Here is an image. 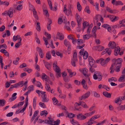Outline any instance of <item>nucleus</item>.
<instances>
[{
	"instance_id": "obj_53",
	"label": "nucleus",
	"mask_w": 125,
	"mask_h": 125,
	"mask_svg": "<svg viewBox=\"0 0 125 125\" xmlns=\"http://www.w3.org/2000/svg\"><path fill=\"white\" fill-rule=\"evenodd\" d=\"M13 13V12L8 11V15L10 17H12L13 16L12 15H11Z\"/></svg>"
},
{
	"instance_id": "obj_51",
	"label": "nucleus",
	"mask_w": 125,
	"mask_h": 125,
	"mask_svg": "<svg viewBox=\"0 0 125 125\" xmlns=\"http://www.w3.org/2000/svg\"><path fill=\"white\" fill-rule=\"evenodd\" d=\"M96 26H95L93 28L92 31V33H93V34H94L96 33Z\"/></svg>"
},
{
	"instance_id": "obj_50",
	"label": "nucleus",
	"mask_w": 125,
	"mask_h": 125,
	"mask_svg": "<svg viewBox=\"0 0 125 125\" xmlns=\"http://www.w3.org/2000/svg\"><path fill=\"white\" fill-rule=\"evenodd\" d=\"M74 114L72 113H69L68 115V117L70 118H71L73 117Z\"/></svg>"
},
{
	"instance_id": "obj_1",
	"label": "nucleus",
	"mask_w": 125,
	"mask_h": 125,
	"mask_svg": "<svg viewBox=\"0 0 125 125\" xmlns=\"http://www.w3.org/2000/svg\"><path fill=\"white\" fill-rule=\"evenodd\" d=\"M123 60L121 58H118L116 59L114 58L112 60V62L115 64L116 69L115 71L118 72L120 71V69L121 66V62Z\"/></svg>"
},
{
	"instance_id": "obj_47",
	"label": "nucleus",
	"mask_w": 125,
	"mask_h": 125,
	"mask_svg": "<svg viewBox=\"0 0 125 125\" xmlns=\"http://www.w3.org/2000/svg\"><path fill=\"white\" fill-rule=\"evenodd\" d=\"M67 70H68V72L70 74L69 75L70 77H72V75L73 74V73H74V72L73 73L71 72V70L70 69H67Z\"/></svg>"
},
{
	"instance_id": "obj_52",
	"label": "nucleus",
	"mask_w": 125,
	"mask_h": 125,
	"mask_svg": "<svg viewBox=\"0 0 125 125\" xmlns=\"http://www.w3.org/2000/svg\"><path fill=\"white\" fill-rule=\"evenodd\" d=\"M118 18H119L118 17L115 16H114V18H113V19L111 20V21L112 22H113L114 21H117L118 19Z\"/></svg>"
},
{
	"instance_id": "obj_18",
	"label": "nucleus",
	"mask_w": 125,
	"mask_h": 125,
	"mask_svg": "<svg viewBox=\"0 0 125 125\" xmlns=\"http://www.w3.org/2000/svg\"><path fill=\"white\" fill-rule=\"evenodd\" d=\"M103 95L105 97L107 98H110L111 97V94L106 92H104L103 93Z\"/></svg>"
},
{
	"instance_id": "obj_59",
	"label": "nucleus",
	"mask_w": 125,
	"mask_h": 125,
	"mask_svg": "<svg viewBox=\"0 0 125 125\" xmlns=\"http://www.w3.org/2000/svg\"><path fill=\"white\" fill-rule=\"evenodd\" d=\"M122 100L121 99L120 97H118L117 99H116L115 100V102L116 103H118V102L119 101H122Z\"/></svg>"
},
{
	"instance_id": "obj_7",
	"label": "nucleus",
	"mask_w": 125,
	"mask_h": 125,
	"mask_svg": "<svg viewBox=\"0 0 125 125\" xmlns=\"http://www.w3.org/2000/svg\"><path fill=\"white\" fill-rule=\"evenodd\" d=\"M57 62H56V64L55 63H54L53 64V67L54 69V70L56 72H60L61 70L60 68L57 65Z\"/></svg>"
},
{
	"instance_id": "obj_46",
	"label": "nucleus",
	"mask_w": 125,
	"mask_h": 125,
	"mask_svg": "<svg viewBox=\"0 0 125 125\" xmlns=\"http://www.w3.org/2000/svg\"><path fill=\"white\" fill-rule=\"evenodd\" d=\"M97 73V72H95L94 73V74L93 75V78L95 80H97L98 79V76L96 74Z\"/></svg>"
},
{
	"instance_id": "obj_41",
	"label": "nucleus",
	"mask_w": 125,
	"mask_h": 125,
	"mask_svg": "<svg viewBox=\"0 0 125 125\" xmlns=\"http://www.w3.org/2000/svg\"><path fill=\"white\" fill-rule=\"evenodd\" d=\"M45 35L46 36V37L48 38V39L50 40L51 39V36L50 34L46 32H45Z\"/></svg>"
},
{
	"instance_id": "obj_57",
	"label": "nucleus",
	"mask_w": 125,
	"mask_h": 125,
	"mask_svg": "<svg viewBox=\"0 0 125 125\" xmlns=\"http://www.w3.org/2000/svg\"><path fill=\"white\" fill-rule=\"evenodd\" d=\"M37 82L38 83L37 85V86L39 87H41L42 89L43 88V86L41 82Z\"/></svg>"
},
{
	"instance_id": "obj_22",
	"label": "nucleus",
	"mask_w": 125,
	"mask_h": 125,
	"mask_svg": "<svg viewBox=\"0 0 125 125\" xmlns=\"http://www.w3.org/2000/svg\"><path fill=\"white\" fill-rule=\"evenodd\" d=\"M89 25V24L88 23L87 21H85L83 23V27L82 30L83 31H84V30L85 28V27L86 26H88Z\"/></svg>"
},
{
	"instance_id": "obj_21",
	"label": "nucleus",
	"mask_w": 125,
	"mask_h": 125,
	"mask_svg": "<svg viewBox=\"0 0 125 125\" xmlns=\"http://www.w3.org/2000/svg\"><path fill=\"white\" fill-rule=\"evenodd\" d=\"M32 10L33 11V14L35 18L37 20H38V18L37 15V12L35 10V9L33 10Z\"/></svg>"
},
{
	"instance_id": "obj_54",
	"label": "nucleus",
	"mask_w": 125,
	"mask_h": 125,
	"mask_svg": "<svg viewBox=\"0 0 125 125\" xmlns=\"http://www.w3.org/2000/svg\"><path fill=\"white\" fill-rule=\"evenodd\" d=\"M36 98L37 97H35L33 99V107H34V105L35 107V106L36 104Z\"/></svg>"
},
{
	"instance_id": "obj_3",
	"label": "nucleus",
	"mask_w": 125,
	"mask_h": 125,
	"mask_svg": "<svg viewBox=\"0 0 125 125\" xmlns=\"http://www.w3.org/2000/svg\"><path fill=\"white\" fill-rule=\"evenodd\" d=\"M76 19L77 22L78 26V27L77 28V29H79V27L81 26V23L80 22L82 21V19L77 13H76Z\"/></svg>"
},
{
	"instance_id": "obj_44",
	"label": "nucleus",
	"mask_w": 125,
	"mask_h": 125,
	"mask_svg": "<svg viewBox=\"0 0 125 125\" xmlns=\"http://www.w3.org/2000/svg\"><path fill=\"white\" fill-rule=\"evenodd\" d=\"M100 63L103 66L106 64V63L105 62V60L103 58H101Z\"/></svg>"
},
{
	"instance_id": "obj_23",
	"label": "nucleus",
	"mask_w": 125,
	"mask_h": 125,
	"mask_svg": "<svg viewBox=\"0 0 125 125\" xmlns=\"http://www.w3.org/2000/svg\"><path fill=\"white\" fill-rule=\"evenodd\" d=\"M88 71V70L86 68H84L83 70V75L85 77H88V75L86 74Z\"/></svg>"
},
{
	"instance_id": "obj_4",
	"label": "nucleus",
	"mask_w": 125,
	"mask_h": 125,
	"mask_svg": "<svg viewBox=\"0 0 125 125\" xmlns=\"http://www.w3.org/2000/svg\"><path fill=\"white\" fill-rule=\"evenodd\" d=\"M90 91L87 92L85 94H83L80 98V99L81 100L85 99L88 98L90 94Z\"/></svg>"
},
{
	"instance_id": "obj_32",
	"label": "nucleus",
	"mask_w": 125,
	"mask_h": 125,
	"mask_svg": "<svg viewBox=\"0 0 125 125\" xmlns=\"http://www.w3.org/2000/svg\"><path fill=\"white\" fill-rule=\"evenodd\" d=\"M46 57L48 59L50 60L51 58V55L49 52H47L46 55Z\"/></svg>"
},
{
	"instance_id": "obj_34",
	"label": "nucleus",
	"mask_w": 125,
	"mask_h": 125,
	"mask_svg": "<svg viewBox=\"0 0 125 125\" xmlns=\"http://www.w3.org/2000/svg\"><path fill=\"white\" fill-rule=\"evenodd\" d=\"M93 24L91 23L89 26L87 31V33H89L90 32V30L93 26Z\"/></svg>"
},
{
	"instance_id": "obj_5",
	"label": "nucleus",
	"mask_w": 125,
	"mask_h": 125,
	"mask_svg": "<svg viewBox=\"0 0 125 125\" xmlns=\"http://www.w3.org/2000/svg\"><path fill=\"white\" fill-rule=\"evenodd\" d=\"M77 118L78 119L80 120H84L86 119L84 115H83L82 113H80L77 115Z\"/></svg>"
},
{
	"instance_id": "obj_10",
	"label": "nucleus",
	"mask_w": 125,
	"mask_h": 125,
	"mask_svg": "<svg viewBox=\"0 0 125 125\" xmlns=\"http://www.w3.org/2000/svg\"><path fill=\"white\" fill-rule=\"evenodd\" d=\"M102 27L105 29H107L108 31L110 32L111 31V28L110 26L107 24H104L102 25Z\"/></svg>"
},
{
	"instance_id": "obj_6",
	"label": "nucleus",
	"mask_w": 125,
	"mask_h": 125,
	"mask_svg": "<svg viewBox=\"0 0 125 125\" xmlns=\"http://www.w3.org/2000/svg\"><path fill=\"white\" fill-rule=\"evenodd\" d=\"M37 51L39 52V54L41 58H42L43 57L44 54L41 48L39 47L37 48Z\"/></svg>"
},
{
	"instance_id": "obj_37",
	"label": "nucleus",
	"mask_w": 125,
	"mask_h": 125,
	"mask_svg": "<svg viewBox=\"0 0 125 125\" xmlns=\"http://www.w3.org/2000/svg\"><path fill=\"white\" fill-rule=\"evenodd\" d=\"M108 81L109 82L114 81L115 82L117 81L115 77H112L108 79Z\"/></svg>"
},
{
	"instance_id": "obj_14",
	"label": "nucleus",
	"mask_w": 125,
	"mask_h": 125,
	"mask_svg": "<svg viewBox=\"0 0 125 125\" xmlns=\"http://www.w3.org/2000/svg\"><path fill=\"white\" fill-rule=\"evenodd\" d=\"M95 61L94 60H93V61L89 62V64L90 67H93L94 68H96L97 67V65L94 64Z\"/></svg>"
},
{
	"instance_id": "obj_9",
	"label": "nucleus",
	"mask_w": 125,
	"mask_h": 125,
	"mask_svg": "<svg viewBox=\"0 0 125 125\" xmlns=\"http://www.w3.org/2000/svg\"><path fill=\"white\" fill-rule=\"evenodd\" d=\"M120 51V48L119 46H117L115 48L114 50V55L115 56L117 55Z\"/></svg>"
},
{
	"instance_id": "obj_27",
	"label": "nucleus",
	"mask_w": 125,
	"mask_h": 125,
	"mask_svg": "<svg viewBox=\"0 0 125 125\" xmlns=\"http://www.w3.org/2000/svg\"><path fill=\"white\" fill-rule=\"evenodd\" d=\"M36 29L38 31H40L41 30V27L40 26V23L38 22L37 23V24L36 26Z\"/></svg>"
},
{
	"instance_id": "obj_26",
	"label": "nucleus",
	"mask_w": 125,
	"mask_h": 125,
	"mask_svg": "<svg viewBox=\"0 0 125 125\" xmlns=\"http://www.w3.org/2000/svg\"><path fill=\"white\" fill-rule=\"evenodd\" d=\"M92 36V35L90 34H86L83 36V38L85 39H87Z\"/></svg>"
},
{
	"instance_id": "obj_15",
	"label": "nucleus",
	"mask_w": 125,
	"mask_h": 125,
	"mask_svg": "<svg viewBox=\"0 0 125 125\" xmlns=\"http://www.w3.org/2000/svg\"><path fill=\"white\" fill-rule=\"evenodd\" d=\"M17 94L16 93H15L13 94L11 97L10 98L9 101L11 102L15 100L16 98V97L15 96L17 95Z\"/></svg>"
},
{
	"instance_id": "obj_60",
	"label": "nucleus",
	"mask_w": 125,
	"mask_h": 125,
	"mask_svg": "<svg viewBox=\"0 0 125 125\" xmlns=\"http://www.w3.org/2000/svg\"><path fill=\"white\" fill-rule=\"evenodd\" d=\"M2 47H4L5 49H6L7 48V46L5 44L0 45V49L2 48Z\"/></svg>"
},
{
	"instance_id": "obj_45",
	"label": "nucleus",
	"mask_w": 125,
	"mask_h": 125,
	"mask_svg": "<svg viewBox=\"0 0 125 125\" xmlns=\"http://www.w3.org/2000/svg\"><path fill=\"white\" fill-rule=\"evenodd\" d=\"M54 124H53V125H59L60 123V120L58 119L56 121L54 122Z\"/></svg>"
},
{
	"instance_id": "obj_55",
	"label": "nucleus",
	"mask_w": 125,
	"mask_h": 125,
	"mask_svg": "<svg viewBox=\"0 0 125 125\" xmlns=\"http://www.w3.org/2000/svg\"><path fill=\"white\" fill-rule=\"evenodd\" d=\"M56 54L57 56H60L61 58H62L63 57L62 54L59 52H56Z\"/></svg>"
},
{
	"instance_id": "obj_33",
	"label": "nucleus",
	"mask_w": 125,
	"mask_h": 125,
	"mask_svg": "<svg viewBox=\"0 0 125 125\" xmlns=\"http://www.w3.org/2000/svg\"><path fill=\"white\" fill-rule=\"evenodd\" d=\"M105 50L106 52L109 55H110L111 54L112 52V50L111 49L106 48Z\"/></svg>"
},
{
	"instance_id": "obj_17",
	"label": "nucleus",
	"mask_w": 125,
	"mask_h": 125,
	"mask_svg": "<svg viewBox=\"0 0 125 125\" xmlns=\"http://www.w3.org/2000/svg\"><path fill=\"white\" fill-rule=\"evenodd\" d=\"M18 39H20V40L19 42L16 43L15 46V47L16 48H18L19 46L21 44V42L22 39L21 37H20L18 38Z\"/></svg>"
},
{
	"instance_id": "obj_2",
	"label": "nucleus",
	"mask_w": 125,
	"mask_h": 125,
	"mask_svg": "<svg viewBox=\"0 0 125 125\" xmlns=\"http://www.w3.org/2000/svg\"><path fill=\"white\" fill-rule=\"evenodd\" d=\"M79 53L81 55H83V58L84 59L87 58L88 56V54L86 51H85L84 49H82L80 51Z\"/></svg>"
},
{
	"instance_id": "obj_38",
	"label": "nucleus",
	"mask_w": 125,
	"mask_h": 125,
	"mask_svg": "<svg viewBox=\"0 0 125 125\" xmlns=\"http://www.w3.org/2000/svg\"><path fill=\"white\" fill-rule=\"evenodd\" d=\"M94 96L96 98H98L100 97V96L99 94L97 93L96 92H94Z\"/></svg>"
},
{
	"instance_id": "obj_31",
	"label": "nucleus",
	"mask_w": 125,
	"mask_h": 125,
	"mask_svg": "<svg viewBox=\"0 0 125 125\" xmlns=\"http://www.w3.org/2000/svg\"><path fill=\"white\" fill-rule=\"evenodd\" d=\"M48 113L47 111L46 110H43L41 112L40 115L41 116H42L45 114V116L47 114H48Z\"/></svg>"
},
{
	"instance_id": "obj_35",
	"label": "nucleus",
	"mask_w": 125,
	"mask_h": 125,
	"mask_svg": "<svg viewBox=\"0 0 125 125\" xmlns=\"http://www.w3.org/2000/svg\"><path fill=\"white\" fill-rule=\"evenodd\" d=\"M64 44L66 46L68 47V46H69V45H71L70 42L67 41L66 39H65L64 41Z\"/></svg>"
},
{
	"instance_id": "obj_40",
	"label": "nucleus",
	"mask_w": 125,
	"mask_h": 125,
	"mask_svg": "<svg viewBox=\"0 0 125 125\" xmlns=\"http://www.w3.org/2000/svg\"><path fill=\"white\" fill-rule=\"evenodd\" d=\"M52 100L53 104L55 105L57 104L58 102V100L56 99L55 97H54L52 98Z\"/></svg>"
},
{
	"instance_id": "obj_30",
	"label": "nucleus",
	"mask_w": 125,
	"mask_h": 125,
	"mask_svg": "<svg viewBox=\"0 0 125 125\" xmlns=\"http://www.w3.org/2000/svg\"><path fill=\"white\" fill-rule=\"evenodd\" d=\"M45 89L47 91L49 92H50L51 90V88L50 87L49 85L48 84L46 83L45 84Z\"/></svg>"
},
{
	"instance_id": "obj_42",
	"label": "nucleus",
	"mask_w": 125,
	"mask_h": 125,
	"mask_svg": "<svg viewBox=\"0 0 125 125\" xmlns=\"http://www.w3.org/2000/svg\"><path fill=\"white\" fill-rule=\"evenodd\" d=\"M22 4H21L20 5H18L16 8V9L18 10H21L22 9Z\"/></svg>"
},
{
	"instance_id": "obj_49",
	"label": "nucleus",
	"mask_w": 125,
	"mask_h": 125,
	"mask_svg": "<svg viewBox=\"0 0 125 125\" xmlns=\"http://www.w3.org/2000/svg\"><path fill=\"white\" fill-rule=\"evenodd\" d=\"M106 8V10L110 12V13H113V11L109 7H107Z\"/></svg>"
},
{
	"instance_id": "obj_61",
	"label": "nucleus",
	"mask_w": 125,
	"mask_h": 125,
	"mask_svg": "<svg viewBox=\"0 0 125 125\" xmlns=\"http://www.w3.org/2000/svg\"><path fill=\"white\" fill-rule=\"evenodd\" d=\"M43 11L44 13H45V15H46V16H48V17L49 16V14L47 10H44L43 9Z\"/></svg>"
},
{
	"instance_id": "obj_12",
	"label": "nucleus",
	"mask_w": 125,
	"mask_h": 125,
	"mask_svg": "<svg viewBox=\"0 0 125 125\" xmlns=\"http://www.w3.org/2000/svg\"><path fill=\"white\" fill-rule=\"evenodd\" d=\"M81 83L83 85V88L86 90L88 89V87H87L86 84V81L84 79H83L82 81L81 82Z\"/></svg>"
},
{
	"instance_id": "obj_36",
	"label": "nucleus",
	"mask_w": 125,
	"mask_h": 125,
	"mask_svg": "<svg viewBox=\"0 0 125 125\" xmlns=\"http://www.w3.org/2000/svg\"><path fill=\"white\" fill-rule=\"evenodd\" d=\"M72 59H74L75 61H77V54L76 52H74L73 55V58Z\"/></svg>"
},
{
	"instance_id": "obj_8",
	"label": "nucleus",
	"mask_w": 125,
	"mask_h": 125,
	"mask_svg": "<svg viewBox=\"0 0 125 125\" xmlns=\"http://www.w3.org/2000/svg\"><path fill=\"white\" fill-rule=\"evenodd\" d=\"M108 45L109 47L111 46V48L112 49H114L116 48V44L114 42H110L108 44Z\"/></svg>"
},
{
	"instance_id": "obj_11",
	"label": "nucleus",
	"mask_w": 125,
	"mask_h": 125,
	"mask_svg": "<svg viewBox=\"0 0 125 125\" xmlns=\"http://www.w3.org/2000/svg\"><path fill=\"white\" fill-rule=\"evenodd\" d=\"M57 36H58L59 38H58L61 40L63 39L64 38V36L62 33L58 32L57 33Z\"/></svg>"
},
{
	"instance_id": "obj_25",
	"label": "nucleus",
	"mask_w": 125,
	"mask_h": 125,
	"mask_svg": "<svg viewBox=\"0 0 125 125\" xmlns=\"http://www.w3.org/2000/svg\"><path fill=\"white\" fill-rule=\"evenodd\" d=\"M6 101L5 100H0V106H3L5 105Z\"/></svg>"
},
{
	"instance_id": "obj_16",
	"label": "nucleus",
	"mask_w": 125,
	"mask_h": 125,
	"mask_svg": "<svg viewBox=\"0 0 125 125\" xmlns=\"http://www.w3.org/2000/svg\"><path fill=\"white\" fill-rule=\"evenodd\" d=\"M45 65L47 68L48 70H50V65L49 63L46 61L44 60H43Z\"/></svg>"
},
{
	"instance_id": "obj_20",
	"label": "nucleus",
	"mask_w": 125,
	"mask_h": 125,
	"mask_svg": "<svg viewBox=\"0 0 125 125\" xmlns=\"http://www.w3.org/2000/svg\"><path fill=\"white\" fill-rule=\"evenodd\" d=\"M125 76L124 75H122L119 78L118 81L120 82H124L125 81Z\"/></svg>"
},
{
	"instance_id": "obj_29",
	"label": "nucleus",
	"mask_w": 125,
	"mask_h": 125,
	"mask_svg": "<svg viewBox=\"0 0 125 125\" xmlns=\"http://www.w3.org/2000/svg\"><path fill=\"white\" fill-rule=\"evenodd\" d=\"M77 7L79 11H80L81 10L82 7L80 5V3L78 2H77Z\"/></svg>"
},
{
	"instance_id": "obj_13",
	"label": "nucleus",
	"mask_w": 125,
	"mask_h": 125,
	"mask_svg": "<svg viewBox=\"0 0 125 125\" xmlns=\"http://www.w3.org/2000/svg\"><path fill=\"white\" fill-rule=\"evenodd\" d=\"M95 47L96 50H97L98 51H101L104 49V47L101 45H99L98 46H96Z\"/></svg>"
},
{
	"instance_id": "obj_58",
	"label": "nucleus",
	"mask_w": 125,
	"mask_h": 125,
	"mask_svg": "<svg viewBox=\"0 0 125 125\" xmlns=\"http://www.w3.org/2000/svg\"><path fill=\"white\" fill-rule=\"evenodd\" d=\"M71 39L72 40V43L74 44L76 42V40L75 39V38H73V37H72V38H69V39Z\"/></svg>"
},
{
	"instance_id": "obj_56",
	"label": "nucleus",
	"mask_w": 125,
	"mask_h": 125,
	"mask_svg": "<svg viewBox=\"0 0 125 125\" xmlns=\"http://www.w3.org/2000/svg\"><path fill=\"white\" fill-rule=\"evenodd\" d=\"M83 104L82 106L85 108H88L89 107L86 105L85 103L84 102H83Z\"/></svg>"
},
{
	"instance_id": "obj_62",
	"label": "nucleus",
	"mask_w": 125,
	"mask_h": 125,
	"mask_svg": "<svg viewBox=\"0 0 125 125\" xmlns=\"http://www.w3.org/2000/svg\"><path fill=\"white\" fill-rule=\"evenodd\" d=\"M48 101V99H47V97H42V102H47Z\"/></svg>"
},
{
	"instance_id": "obj_64",
	"label": "nucleus",
	"mask_w": 125,
	"mask_h": 125,
	"mask_svg": "<svg viewBox=\"0 0 125 125\" xmlns=\"http://www.w3.org/2000/svg\"><path fill=\"white\" fill-rule=\"evenodd\" d=\"M71 62V64L74 67H75L76 66L75 64V60L73 59H72Z\"/></svg>"
},
{
	"instance_id": "obj_28",
	"label": "nucleus",
	"mask_w": 125,
	"mask_h": 125,
	"mask_svg": "<svg viewBox=\"0 0 125 125\" xmlns=\"http://www.w3.org/2000/svg\"><path fill=\"white\" fill-rule=\"evenodd\" d=\"M76 42L78 44H82L84 42V41H83V40L82 39H76Z\"/></svg>"
},
{
	"instance_id": "obj_43",
	"label": "nucleus",
	"mask_w": 125,
	"mask_h": 125,
	"mask_svg": "<svg viewBox=\"0 0 125 125\" xmlns=\"http://www.w3.org/2000/svg\"><path fill=\"white\" fill-rule=\"evenodd\" d=\"M85 11L87 12L88 14H90V11L89 9L88 6H86L85 9Z\"/></svg>"
},
{
	"instance_id": "obj_24",
	"label": "nucleus",
	"mask_w": 125,
	"mask_h": 125,
	"mask_svg": "<svg viewBox=\"0 0 125 125\" xmlns=\"http://www.w3.org/2000/svg\"><path fill=\"white\" fill-rule=\"evenodd\" d=\"M71 5H70V7H69V9L66 12V14L67 16H69L70 14H71Z\"/></svg>"
},
{
	"instance_id": "obj_48",
	"label": "nucleus",
	"mask_w": 125,
	"mask_h": 125,
	"mask_svg": "<svg viewBox=\"0 0 125 125\" xmlns=\"http://www.w3.org/2000/svg\"><path fill=\"white\" fill-rule=\"evenodd\" d=\"M39 105L41 107L43 108H46V106L43 103H42L41 102H40L39 103Z\"/></svg>"
},
{
	"instance_id": "obj_19",
	"label": "nucleus",
	"mask_w": 125,
	"mask_h": 125,
	"mask_svg": "<svg viewBox=\"0 0 125 125\" xmlns=\"http://www.w3.org/2000/svg\"><path fill=\"white\" fill-rule=\"evenodd\" d=\"M115 64L114 63L112 64L110 69L111 70L110 73H113L114 71V67L115 66Z\"/></svg>"
},
{
	"instance_id": "obj_39",
	"label": "nucleus",
	"mask_w": 125,
	"mask_h": 125,
	"mask_svg": "<svg viewBox=\"0 0 125 125\" xmlns=\"http://www.w3.org/2000/svg\"><path fill=\"white\" fill-rule=\"evenodd\" d=\"M115 4L116 6L118 5H123V3L121 1H116Z\"/></svg>"
},
{
	"instance_id": "obj_63",
	"label": "nucleus",
	"mask_w": 125,
	"mask_h": 125,
	"mask_svg": "<svg viewBox=\"0 0 125 125\" xmlns=\"http://www.w3.org/2000/svg\"><path fill=\"white\" fill-rule=\"evenodd\" d=\"M65 86L67 88H70L72 86L71 84H65Z\"/></svg>"
}]
</instances>
